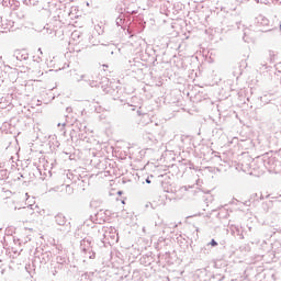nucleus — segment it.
I'll return each mask as SVG.
<instances>
[{"mask_svg":"<svg viewBox=\"0 0 281 281\" xmlns=\"http://www.w3.org/2000/svg\"><path fill=\"white\" fill-rule=\"evenodd\" d=\"M216 245H218V243H216V240L212 239L211 240V247H216Z\"/></svg>","mask_w":281,"mask_h":281,"instance_id":"1","label":"nucleus"},{"mask_svg":"<svg viewBox=\"0 0 281 281\" xmlns=\"http://www.w3.org/2000/svg\"><path fill=\"white\" fill-rule=\"evenodd\" d=\"M117 194H119V196H122L123 192H122V191H119Z\"/></svg>","mask_w":281,"mask_h":281,"instance_id":"2","label":"nucleus"},{"mask_svg":"<svg viewBox=\"0 0 281 281\" xmlns=\"http://www.w3.org/2000/svg\"><path fill=\"white\" fill-rule=\"evenodd\" d=\"M146 183H150V180H149V179H147V180H146Z\"/></svg>","mask_w":281,"mask_h":281,"instance_id":"3","label":"nucleus"},{"mask_svg":"<svg viewBox=\"0 0 281 281\" xmlns=\"http://www.w3.org/2000/svg\"><path fill=\"white\" fill-rule=\"evenodd\" d=\"M122 203H123V205H124V203H125V202H124V201H122Z\"/></svg>","mask_w":281,"mask_h":281,"instance_id":"4","label":"nucleus"}]
</instances>
